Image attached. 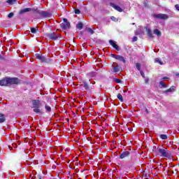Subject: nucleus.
Segmentation results:
<instances>
[{"label": "nucleus", "instance_id": "obj_17", "mask_svg": "<svg viewBox=\"0 0 179 179\" xmlns=\"http://www.w3.org/2000/svg\"><path fill=\"white\" fill-rule=\"evenodd\" d=\"M30 10H31L30 8H24L20 11V14L22 15V13H26V12H30Z\"/></svg>", "mask_w": 179, "mask_h": 179}, {"label": "nucleus", "instance_id": "obj_31", "mask_svg": "<svg viewBox=\"0 0 179 179\" xmlns=\"http://www.w3.org/2000/svg\"><path fill=\"white\" fill-rule=\"evenodd\" d=\"M31 32L33 34L37 33V28H31Z\"/></svg>", "mask_w": 179, "mask_h": 179}, {"label": "nucleus", "instance_id": "obj_6", "mask_svg": "<svg viewBox=\"0 0 179 179\" xmlns=\"http://www.w3.org/2000/svg\"><path fill=\"white\" fill-rule=\"evenodd\" d=\"M110 55L112 58H115V59H117L118 61H122V62H124V64H125L126 61L124 57L118 55H114V54H111Z\"/></svg>", "mask_w": 179, "mask_h": 179}, {"label": "nucleus", "instance_id": "obj_1", "mask_svg": "<svg viewBox=\"0 0 179 179\" xmlns=\"http://www.w3.org/2000/svg\"><path fill=\"white\" fill-rule=\"evenodd\" d=\"M158 153L161 157H170L171 153L167 148H159L158 149Z\"/></svg>", "mask_w": 179, "mask_h": 179}, {"label": "nucleus", "instance_id": "obj_35", "mask_svg": "<svg viewBox=\"0 0 179 179\" xmlns=\"http://www.w3.org/2000/svg\"><path fill=\"white\" fill-rule=\"evenodd\" d=\"M132 41H133V43H135V41H138V37L134 36V37L132 38Z\"/></svg>", "mask_w": 179, "mask_h": 179}, {"label": "nucleus", "instance_id": "obj_43", "mask_svg": "<svg viewBox=\"0 0 179 179\" xmlns=\"http://www.w3.org/2000/svg\"><path fill=\"white\" fill-rule=\"evenodd\" d=\"M132 24H133V25H134V24H135V23H132Z\"/></svg>", "mask_w": 179, "mask_h": 179}, {"label": "nucleus", "instance_id": "obj_28", "mask_svg": "<svg viewBox=\"0 0 179 179\" xmlns=\"http://www.w3.org/2000/svg\"><path fill=\"white\" fill-rule=\"evenodd\" d=\"M159 85L160 86H162V87H167V85H166V83L163 81H160L159 82Z\"/></svg>", "mask_w": 179, "mask_h": 179}, {"label": "nucleus", "instance_id": "obj_27", "mask_svg": "<svg viewBox=\"0 0 179 179\" xmlns=\"http://www.w3.org/2000/svg\"><path fill=\"white\" fill-rule=\"evenodd\" d=\"M118 100H120V101H124V99L122 98V95L121 94H117V96Z\"/></svg>", "mask_w": 179, "mask_h": 179}, {"label": "nucleus", "instance_id": "obj_16", "mask_svg": "<svg viewBox=\"0 0 179 179\" xmlns=\"http://www.w3.org/2000/svg\"><path fill=\"white\" fill-rule=\"evenodd\" d=\"M146 31L148 37L150 38H153V34H152V31L149 28H146Z\"/></svg>", "mask_w": 179, "mask_h": 179}, {"label": "nucleus", "instance_id": "obj_39", "mask_svg": "<svg viewBox=\"0 0 179 179\" xmlns=\"http://www.w3.org/2000/svg\"><path fill=\"white\" fill-rule=\"evenodd\" d=\"M3 59H5V58H3V56L0 55V61H3Z\"/></svg>", "mask_w": 179, "mask_h": 179}, {"label": "nucleus", "instance_id": "obj_11", "mask_svg": "<svg viewBox=\"0 0 179 179\" xmlns=\"http://www.w3.org/2000/svg\"><path fill=\"white\" fill-rule=\"evenodd\" d=\"M40 15L43 17H51V13L47 11H41Z\"/></svg>", "mask_w": 179, "mask_h": 179}, {"label": "nucleus", "instance_id": "obj_21", "mask_svg": "<svg viewBox=\"0 0 179 179\" xmlns=\"http://www.w3.org/2000/svg\"><path fill=\"white\" fill-rule=\"evenodd\" d=\"M155 62L156 64H159V65H163V62H162V60L160 59V58H156L155 59Z\"/></svg>", "mask_w": 179, "mask_h": 179}, {"label": "nucleus", "instance_id": "obj_36", "mask_svg": "<svg viewBox=\"0 0 179 179\" xmlns=\"http://www.w3.org/2000/svg\"><path fill=\"white\" fill-rule=\"evenodd\" d=\"M75 13H76V15H79V14L80 13V10H78V9H76V10H75Z\"/></svg>", "mask_w": 179, "mask_h": 179}, {"label": "nucleus", "instance_id": "obj_18", "mask_svg": "<svg viewBox=\"0 0 179 179\" xmlns=\"http://www.w3.org/2000/svg\"><path fill=\"white\" fill-rule=\"evenodd\" d=\"M96 75H97V73L94 71H92L87 73V76L90 78H96Z\"/></svg>", "mask_w": 179, "mask_h": 179}, {"label": "nucleus", "instance_id": "obj_40", "mask_svg": "<svg viewBox=\"0 0 179 179\" xmlns=\"http://www.w3.org/2000/svg\"><path fill=\"white\" fill-rule=\"evenodd\" d=\"M163 79H164V80H169V78H167V77H164Z\"/></svg>", "mask_w": 179, "mask_h": 179}, {"label": "nucleus", "instance_id": "obj_8", "mask_svg": "<svg viewBox=\"0 0 179 179\" xmlns=\"http://www.w3.org/2000/svg\"><path fill=\"white\" fill-rule=\"evenodd\" d=\"M109 44H110V45H112V47H113V48H115V50H116L117 51H120V46H118V45L115 44V42L114 41L110 40Z\"/></svg>", "mask_w": 179, "mask_h": 179}, {"label": "nucleus", "instance_id": "obj_42", "mask_svg": "<svg viewBox=\"0 0 179 179\" xmlns=\"http://www.w3.org/2000/svg\"><path fill=\"white\" fill-rule=\"evenodd\" d=\"M176 76H179V74H176Z\"/></svg>", "mask_w": 179, "mask_h": 179}, {"label": "nucleus", "instance_id": "obj_30", "mask_svg": "<svg viewBox=\"0 0 179 179\" xmlns=\"http://www.w3.org/2000/svg\"><path fill=\"white\" fill-rule=\"evenodd\" d=\"M113 71H114V72H119L120 69L118 68V66H113Z\"/></svg>", "mask_w": 179, "mask_h": 179}, {"label": "nucleus", "instance_id": "obj_24", "mask_svg": "<svg viewBox=\"0 0 179 179\" xmlns=\"http://www.w3.org/2000/svg\"><path fill=\"white\" fill-rule=\"evenodd\" d=\"M34 112L36 113V114H41V110H40L39 108H34Z\"/></svg>", "mask_w": 179, "mask_h": 179}, {"label": "nucleus", "instance_id": "obj_12", "mask_svg": "<svg viewBox=\"0 0 179 179\" xmlns=\"http://www.w3.org/2000/svg\"><path fill=\"white\" fill-rule=\"evenodd\" d=\"M129 155H130L129 151H124L120 154V159H125V157H128Z\"/></svg>", "mask_w": 179, "mask_h": 179}, {"label": "nucleus", "instance_id": "obj_25", "mask_svg": "<svg viewBox=\"0 0 179 179\" xmlns=\"http://www.w3.org/2000/svg\"><path fill=\"white\" fill-rule=\"evenodd\" d=\"M7 3L9 5H14V3H16V0H8Z\"/></svg>", "mask_w": 179, "mask_h": 179}, {"label": "nucleus", "instance_id": "obj_41", "mask_svg": "<svg viewBox=\"0 0 179 179\" xmlns=\"http://www.w3.org/2000/svg\"><path fill=\"white\" fill-rule=\"evenodd\" d=\"M149 82V79H145V83H148Z\"/></svg>", "mask_w": 179, "mask_h": 179}, {"label": "nucleus", "instance_id": "obj_44", "mask_svg": "<svg viewBox=\"0 0 179 179\" xmlns=\"http://www.w3.org/2000/svg\"><path fill=\"white\" fill-rule=\"evenodd\" d=\"M0 47H1V43H0Z\"/></svg>", "mask_w": 179, "mask_h": 179}, {"label": "nucleus", "instance_id": "obj_7", "mask_svg": "<svg viewBox=\"0 0 179 179\" xmlns=\"http://www.w3.org/2000/svg\"><path fill=\"white\" fill-rule=\"evenodd\" d=\"M48 36L50 38V40H57L59 37V34L52 33V34H49Z\"/></svg>", "mask_w": 179, "mask_h": 179}, {"label": "nucleus", "instance_id": "obj_15", "mask_svg": "<svg viewBox=\"0 0 179 179\" xmlns=\"http://www.w3.org/2000/svg\"><path fill=\"white\" fill-rule=\"evenodd\" d=\"M6 121V116L5 114L0 113V124H3V122H5Z\"/></svg>", "mask_w": 179, "mask_h": 179}, {"label": "nucleus", "instance_id": "obj_23", "mask_svg": "<svg viewBox=\"0 0 179 179\" xmlns=\"http://www.w3.org/2000/svg\"><path fill=\"white\" fill-rule=\"evenodd\" d=\"M45 108L46 113H51V107L50 106L45 105Z\"/></svg>", "mask_w": 179, "mask_h": 179}, {"label": "nucleus", "instance_id": "obj_5", "mask_svg": "<svg viewBox=\"0 0 179 179\" xmlns=\"http://www.w3.org/2000/svg\"><path fill=\"white\" fill-rule=\"evenodd\" d=\"M8 85H19V83H20V80H19L16 78H8Z\"/></svg>", "mask_w": 179, "mask_h": 179}, {"label": "nucleus", "instance_id": "obj_14", "mask_svg": "<svg viewBox=\"0 0 179 179\" xmlns=\"http://www.w3.org/2000/svg\"><path fill=\"white\" fill-rule=\"evenodd\" d=\"M81 83V86L84 87L85 90H89V84L86 80H83Z\"/></svg>", "mask_w": 179, "mask_h": 179}, {"label": "nucleus", "instance_id": "obj_29", "mask_svg": "<svg viewBox=\"0 0 179 179\" xmlns=\"http://www.w3.org/2000/svg\"><path fill=\"white\" fill-rule=\"evenodd\" d=\"M160 138H161V139H163L164 141H166V139H167V135H166V134H162V135L160 136Z\"/></svg>", "mask_w": 179, "mask_h": 179}, {"label": "nucleus", "instance_id": "obj_4", "mask_svg": "<svg viewBox=\"0 0 179 179\" xmlns=\"http://www.w3.org/2000/svg\"><path fill=\"white\" fill-rule=\"evenodd\" d=\"M36 59H39V61H41L42 62H45V63L48 62V59H47V57H45V56H43V55L36 54Z\"/></svg>", "mask_w": 179, "mask_h": 179}, {"label": "nucleus", "instance_id": "obj_32", "mask_svg": "<svg viewBox=\"0 0 179 179\" xmlns=\"http://www.w3.org/2000/svg\"><path fill=\"white\" fill-rule=\"evenodd\" d=\"M136 66L138 71H141V63H136Z\"/></svg>", "mask_w": 179, "mask_h": 179}, {"label": "nucleus", "instance_id": "obj_37", "mask_svg": "<svg viewBox=\"0 0 179 179\" xmlns=\"http://www.w3.org/2000/svg\"><path fill=\"white\" fill-rule=\"evenodd\" d=\"M140 73L143 78H145V73L142 71H140Z\"/></svg>", "mask_w": 179, "mask_h": 179}, {"label": "nucleus", "instance_id": "obj_34", "mask_svg": "<svg viewBox=\"0 0 179 179\" xmlns=\"http://www.w3.org/2000/svg\"><path fill=\"white\" fill-rule=\"evenodd\" d=\"M13 13H10L8 15V17H9V19L13 17Z\"/></svg>", "mask_w": 179, "mask_h": 179}, {"label": "nucleus", "instance_id": "obj_26", "mask_svg": "<svg viewBox=\"0 0 179 179\" xmlns=\"http://www.w3.org/2000/svg\"><path fill=\"white\" fill-rule=\"evenodd\" d=\"M86 30L90 34H94V31H93V29H92V28H86Z\"/></svg>", "mask_w": 179, "mask_h": 179}, {"label": "nucleus", "instance_id": "obj_19", "mask_svg": "<svg viewBox=\"0 0 179 179\" xmlns=\"http://www.w3.org/2000/svg\"><path fill=\"white\" fill-rule=\"evenodd\" d=\"M174 90H176V87L172 86L170 87V89L166 90V91H164V93H170L171 92H174Z\"/></svg>", "mask_w": 179, "mask_h": 179}, {"label": "nucleus", "instance_id": "obj_9", "mask_svg": "<svg viewBox=\"0 0 179 179\" xmlns=\"http://www.w3.org/2000/svg\"><path fill=\"white\" fill-rule=\"evenodd\" d=\"M110 6L113 8V9H115V10H117V12H122V8H121V7L119 6H117L113 3H110Z\"/></svg>", "mask_w": 179, "mask_h": 179}, {"label": "nucleus", "instance_id": "obj_3", "mask_svg": "<svg viewBox=\"0 0 179 179\" xmlns=\"http://www.w3.org/2000/svg\"><path fill=\"white\" fill-rule=\"evenodd\" d=\"M154 17H156V19H160L161 20H167L169 19V15L167 14H154Z\"/></svg>", "mask_w": 179, "mask_h": 179}, {"label": "nucleus", "instance_id": "obj_13", "mask_svg": "<svg viewBox=\"0 0 179 179\" xmlns=\"http://www.w3.org/2000/svg\"><path fill=\"white\" fill-rule=\"evenodd\" d=\"M7 85H8V78H3L0 80V86H6Z\"/></svg>", "mask_w": 179, "mask_h": 179}, {"label": "nucleus", "instance_id": "obj_10", "mask_svg": "<svg viewBox=\"0 0 179 179\" xmlns=\"http://www.w3.org/2000/svg\"><path fill=\"white\" fill-rule=\"evenodd\" d=\"M32 104L34 108H40V100H33Z\"/></svg>", "mask_w": 179, "mask_h": 179}, {"label": "nucleus", "instance_id": "obj_20", "mask_svg": "<svg viewBox=\"0 0 179 179\" xmlns=\"http://www.w3.org/2000/svg\"><path fill=\"white\" fill-rule=\"evenodd\" d=\"M154 34H156V36L160 37V36H162V32L159 29H155Z\"/></svg>", "mask_w": 179, "mask_h": 179}, {"label": "nucleus", "instance_id": "obj_2", "mask_svg": "<svg viewBox=\"0 0 179 179\" xmlns=\"http://www.w3.org/2000/svg\"><path fill=\"white\" fill-rule=\"evenodd\" d=\"M60 26L63 30H68L71 29V23L68 22V19L66 18L63 20V22L60 24Z\"/></svg>", "mask_w": 179, "mask_h": 179}, {"label": "nucleus", "instance_id": "obj_38", "mask_svg": "<svg viewBox=\"0 0 179 179\" xmlns=\"http://www.w3.org/2000/svg\"><path fill=\"white\" fill-rule=\"evenodd\" d=\"M115 82L116 83H121V80H120V79H115Z\"/></svg>", "mask_w": 179, "mask_h": 179}, {"label": "nucleus", "instance_id": "obj_22", "mask_svg": "<svg viewBox=\"0 0 179 179\" xmlns=\"http://www.w3.org/2000/svg\"><path fill=\"white\" fill-rule=\"evenodd\" d=\"M77 29H78L79 30H82V29H83V24L82 22H79L77 25H76Z\"/></svg>", "mask_w": 179, "mask_h": 179}, {"label": "nucleus", "instance_id": "obj_33", "mask_svg": "<svg viewBox=\"0 0 179 179\" xmlns=\"http://www.w3.org/2000/svg\"><path fill=\"white\" fill-rule=\"evenodd\" d=\"M111 20H113V22H118V19H117L115 17L112 16L110 17Z\"/></svg>", "mask_w": 179, "mask_h": 179}]
</instances>
